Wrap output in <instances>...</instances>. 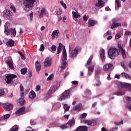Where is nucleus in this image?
Wrapping results in <instances>:
<instances>
[{"instance_id": "obj_28", "label": "nucleus", "mask_w": 131, "mask_h": 131, "mask_svg": "<svg viewBox=\"0 0 131 131\" xmlns=\"http://www.w3.org/2000/svg\"><path fill=\"white\" fill-rule=\"evenodd\" d=\"M7 64L8 65L10 69H12V70H14V65L13 64V62H12L10 60H8Z\"/></svg>"}, {"instance_id": "obj_42", "label": "nucleus", "mask_w": 131, "mask_h": 131, "mask_svg": "<svg viewBox=\"0 0 131 131\" xmlns=\"http://www.w3.org/2000/svg\"><path fill=\"white\" fill-rule=\"evenodd\" d=\"M113 25H114V26L115 27H118V26H121V24L120 23H114L113 24Z\"/></svg>"}, {"instance_id": "obj_13", "label": "nucleus", "mask_w": 131, "mask_h": 131, "mask_svg": "<svg viewBox=\"0 0 131 131\" xmlns=\"http://www.w3.org/2000/svg\"><path fill=\"white\" fill-rule=\"evenodd\" d=\"M74 124H75V120L74 118L69 120L68 122L66 123V125H68L69 127H72Z\"/></svg>"}, {"instance_id": "obj_41", "label": "nucleus", "mask_w": 131, "mask_h": 131, "mask_svg": "<svg viewBox=\"0 0 131 131\" xmlns=\"http://www.w3.org/2000/svg\"><path fill=\"white\" fill-rule=\"evenodd\" d=\"M116 3H117L118 8L121 7V4H120V1L119 0H116Z\"/></svg>"}, {"instance_id": "obj_1", "label": "nucleus", "mask_w": 131, "mask_h": 131, "mask_svg": "<svg viewBox=\"0 0 131 131\" xmlns=\"http://www.w3.org/2000/svg\"><path fill=\"white\" fill-rule=\"evenodd\" d=\"M107 54L110 59H115L116 57H118L119 55V52L116 48L111 47L108 50Z\"/></svg>"}, {"instance_id": "obj_33", "label": "nucleus", "mask_w": 131, "mask_h": 131, "mask_svg": "<svg viewBox=\"0 0 131 131\" xmlns=\"http://www.w3.org/2000/svg\"><path fill=\"white\" fill-rule=\"evenodd\" d=\"M121 75L123 77H125V78H131L130 76L125 73H122Z\"/></svg>"}, {"instance_id": "obj_23", "label": "nucleus", "mask_w": 131, "mask_h": 131, "mask_svg": "<svg viewBox=\"0 0 131 131\" xmlns=\"http://www.w3.org/2000/svg\"><path fill=\"white\" fill-rule=\"evenodd\" d=\"M113 67V64H112V63H108L107 64H105L104 67H103V70L104 71H108V70H109V69H110V68H111V67Z\"/></svg>"}, {"instance_id": "obj_47", "label": "nucleus", "mask_w": 131, "mask_h": 131, "mask_svg": "<svg viewBox=\"0 0 131 131\" xmlns=\"http://www.w3.org/2000/svg\"><path fill=\"white\" fill-rule=\"evenodd\" d=\"M53 77H54V75L53 74L50 75L47 78V80H52L53 79Z\"/></svg>"}, {"instance_id": "obj_22", "label": "nucleus", "mask_w": 131, "mask_h": 131, "mask_svg": "<svg viewBox=\"0 0 131 131\" xmlns=\"http://www.w3.org/2000/svg\"><path fill=\"white\" fill-rule=\"evenodd\" d=\"M15 42H14V40L11 39L10 40L7 41L6 42V46L9 48H12V47H14V44Z\"/></svg>"}, {"instance_id": "obj_24", "label": "nucleus", "mask_w": 131, "mask_h": 131, "mask_svg": "<svg viewBox=\"0 0 131 131\" xmlns=\"http://www.w3.org/2000/svg\"><path fill=\"white\" fill-rule=\"evenodd\" d=\"M46 15V8H42L41 10V12H40V14L39 15V18H42L43 16Z\"/></svg>"}, {"instance_id": "obj_50", "label": "nucleus", "mask_w": 131, "mask_h": 131, "mask_svg": "<svg viewBox=\"0 0 131 131\" xmlns=\"http://www.w3.org/2000/svg\"><path fill=\"white\" fill-rule=\"evenodd\" d=\"M72 83L74 85H77V84H78V82H77V81H72Z\"/></svg>"}, {"instance_id": "obj_63", "label": "nucleus", "mask_w": 131, "mask_h": 131, "mask_svg": "<svg viewBox=\"0 0 131 131\" xmlns=\"http://www.w3.org/2000/svg\"><path fill=\"white\" fill-rule=\"evenodd\" d=\"M64 118H67V119H68V118H69V115H64Z\"/></svg>"}, {"instance_id": "obj_2", "label": "nucleus", "mask_w": 131, "mask_h": 131, "mask_svg": "<svg viewBox=\"0 0 131 131\" xmlns=\"http://www.w3.org/2000/svg\"><path fill=\"white\" fill-rule=\"evenodd\" d=\"M4 26V33L7 34V35H10L11 32V34L13 35V37H15V36H16V34L17 33V32L16 31L15 29L10 28V26H9V24L7 23L5 24Z\"/></svg>"}, {"instance_id": "obj_29", "label": "nucleus", "mask_w": 131, "mask_h": 131, "mask_svg": "<svg viewBox=\"0 0 131 131\" xmlns=\"http://www.w3.org/2000/svg\"><path fill=\"white\" fill-rule=\"evenodd\" d=\"M63 47V44L61 43H59V46L57 48V54H60L61 53V51H62V48Z\"/></svg>"}, {"instance_id": "obj_59", "label": "nucleus", "mask_w": 131, "mask_h": 131, "mask_svg": "<svg viewBox=\"0 0 131 131\" xmlns=\"http://www.w3.org/2000/svg\"><path fill=\"white\" fill-rule=\"evenodd\" d=\"M69 74H70L69 72H66L65 74H64V78H66L67 76H68V75H69Z\"/></svg>"}, {"instance_id": "obj_5", "label": "nucleus", "mask_w": 131, "mask_h": 131, "mask_svg": "<svg viewBox=\"0 0 131 131\" xmlns=\"http://www.w3.org/2000/svg\"><path fill=\"white\" fill-rule=\"evenodd\" d=\"M35 2H36V0H23V4L25 8L31 9V8L34 7Z\"/></svg>"}, {"instance_id": "obj_14", "label": "nucleus", "mask_w": 131, "mask_h": 131, "mask_svg": "<svg viewBox=\"0 0 131 131\" xmlns=\"http://www.w3.org/2000/svg\"><path fill=\"white\" fill-rule=\"evenodd\" d=\"M85 123L88 125H91V126H95L97 124V122L95 120H85L84 121Z\"/></svg>"}, {"instance_id": "obj_18", "label": "nucleus", "mask_w": 131, "mask_h": 131, "mask_svg": "<svg viewBox=\"0 0 131 131\" xmlns=\"http://www.w3.org/2000/svg\"><path fill=\"white\" fill-rule=\"evenodd\" d=\"M98 24V21L94 20H88V27H92V26H95Z\"/></svg>"}, {"instance_id": "obj_6", "label": "nucleus", "mask_w": 131, "mask_h": 131, "mask_svg": "<svg viewBox=\"0 0 131 131\" xmlns=\"http://www.w3.org/2000/svg\"><path fill=\"white\" fill-rule=\"evenodd\" d=\"M6 81L7 84H13V83H14V82H13V80L14 78H17V75H16L15 74H10L6 76Z\"/></svg>"}, {"instance_id": "obj_53", "label": "nucleus", "mask_w": 131, "mask_h": 131, "mask_svg": "<svg viewBox=\"0 0 131 131\" xmlns=\"http://www.w3.org/2000/svg\"><path fill=\"white\" fill-rule=\"evenodd\" d=\"M30 18L31 21H32V19H33V12L30 13Z\"/></svg>"}, {"instance_id": "obj_44", "label": "nucleus", "mask_w": 131, "mask_h": 131, "mask_svg": "<svg viewBox=\"0 0 131 131\" xmlns=\"http://www.w3.org/2000/svg\"><path fill=\"white\" fill-rule=\"evenodd\" d=\"M44 50H45V46L43 45V44H41L40 45V51L42 52Z\"/></svg>"}, {"instance_id": "obj_55", "label": "nucleus", "mask_w": 131, "mask_h": 131, "mask_svg": "<svg viewBox=\"0 0 131 131\" xmlns=\"http://www.w3.org/2000/svg\"><path fill=\"white\" fill-rule=\"evenodd\" d=\"M40 90V86L39 85H37L36 86V92H39V91Z\"/></svg>"}, {"instance_id": "obj_20", "label": "nucleus", "mask_w": 131, "mask_h": 131, "mask_svg": "<svg viewBox=\"0 0 131 131\" xmlns=\"http://www.w3.org/2000/svg\"><path fill=\"white\" fill-rule=\"evenodd\" d=\"M118 48L119 50V53L120 52L121 54L122 55V56H123V58H124V57H126V55H125V51L123 50V48H122L121 45H118Z\"/></svg>"}, {"instance_id": "obj_19", "label": "nucleus", "mask_w": 131, "mask_h": 131, "mask_svg": "<svg viewBox=\"0 0 131 131\" xmlns=\"http://www.w3.org/2000/svg\"><path fill=\"white\" fill-rule=\"evenodd\" d=\"M35 68H36V71L37 72H39L40 71V69H41V65H40V63L38 62V61H37L35 63Z\"/></svg>"}, {"instance_id": "obj_7", "label": "nucleus", "mask_w": 131, "mask_h": 131, "mask_svg": "<svg viewBox=\"0 0 131 131\" xmlns=\"http://www.w3.org/2000/svg\"><path fill=\"white\" fill-rule=\"evenodd\" d=\"M79 51H80V49H79V47L77 46L70 53V58H75V57L77 56V54H78Z\"/></svg>"}, {"instance_id": "obj_30", "label": "nucleus", "mask_w": 131, "mask_h": 131, "mask_svg": "<svg viewBox=\"0 0 131 131\" xmlns=\"http://www.w3.org/2000/svg\"><path fill=\"white\" fill-rule=\"evenodd\" d=\"M18 103L20 104V106H23L24 104H25L26 101L24 98H20L19 100Z\"/></svg>"}, {"instance_id": "obj_16", "label": "nucleus", "mask_w": 131, "mask_h": 131, "mask_svg": "<svg viewBox=\"0 0 131 131\" xmlns=\"http://www.w3.org/2000/svg\"><path fill=\"white\" fill-rule=\"evenodd\" d=\"M88 127L86 126H79L77 127L75 131H88Z\"/></svg>"}, {"instance_id": "obj_11", "label": "nucleus", "mask_w": 131, "mask_h": 131, "mask_svg": "<svg viewBox=\"0 0 131 131\" xmlns=\"http://www.w3.org/2000/svg\"><path fill=\"white\" fill-rule=\"evenodd\" d=\"M25 113H26L25 112V107L24 106L20 107L15 112V114L16 115H17V116L23 115V114H25Z\"/></svg>"}, {"instance_id": "obj_64", "label": "nucleus", "mask_w": 131, "mask_h": 131, "mask_svg": "<svg viewBox=\"0 0 131 131\" xmlns=\"http://www.w3.org/2000/svg\"><path fill=\"white\" fill-rule=\"evenodd\" d=\"M106 34L107 35H111V32L110 31H108L107 32H106Z\"/></svg>"}, {"instance_id": "obj_27", "label": "nucleus", "mask_w": 131, "mask_h": 131, "mask_svg": "<svg viewBox=\"0 0 131 131\" xmlns=\"http://www.w3.org/2000/svg\"><path fill=\"white\" fill-rule=\"evenodd\" d=\"M55 92H56V88H55V87H51L48 93V94L49 95V96H51V95H52V94H54V93H55Z\"/></svg>"}, {"instance_id": "obj_52", "label": "nucleus", "mask_w": 131, "mask_h": 131, "mask_svg": "<svg viewBox=\"0 0 131 131\" xmlns=\"http://www.w3.org/2000/svg\"><path fill=\"white\" fill-rule=\"evenodd\" d=\"M120 37H121V35L117 34L115 36V39H118V38H120Z\"/></svg>"}, {"instance_id": "obj_54", "label": "nucleus", "mask_w": 131, "mask_h": 131, "mask_svg": "<svg viewBox=\"0 0 131 131\" xmlns=\"http://www.w3.org/2000/svg\"><path fill=\"white\" fill-rule=\"evenodd\" d=\"M126 101H127V102H128V103H131V97H127L126 98Z\"/></svg>"}, {"instance_id": "obj_49", "label": "nucleus", "mask_w": 131, "mask_h": 131, "mask_svg": "<svg viewBox=\"0 0 131 131\" xmlns=\"http://www.w3.org/2000/svg\"><path fill=\"white\" fill-rule=\"evenodd\" d=\"M4 95H5V91L0 90V96H4Z\"/></svg>"}, {"instance_id": "obj_35", "label": "nucleus", "mask_w": 131, "mask_h": 131, "mask_svg": "<svg viewBox=\"0 0 131 131\" xmlns=\"http://www.w3.org/2000/svg\"><path fill=\"white\" fill-rule=\"evenodd\" d=\"M94 69H95V67L94 66H92L88 68V71L90 72H94Z\"/></svg>"}, {"instance_id": "obj_25", "label": "nucleus", "mask_w": 131, "mask_h": 131, "mask_svg": "<svg viewBox=\"0 0 131 131\" xmlns=\"http://www.w3.org/2000/svg\"><path fill=\"white\" fill-rule=\"evenodd\" d=\"M35 97H36V94L34 91H32L29 93V97L30 98V99H34V98H35Z\"/></svg>"}, {"instance_id": "obj_8", "label": "nucleus", "mask_w": 131, "mask_h": 131, "mask_svg": "<svg viewBox=\"0 0 131 131\" xmlns=\"http://www.w3.org/2000/svg\"><path fill=\"white\" fill-rule=\"evenodd\" d=\"M118 85L122 89H127L128 91H131V84L120 82L118 83Z\"/></svg>"}, {"instance_id": "obj_4", "label": "nucleus", "mask_w": 131, "mask_h": 131, "mask_svg": "<svg viewBox=\"0 0 131 131\" xmlns=\"http://www.w3.org/2000/svg\"><path fill=\"white\" fill-rule=\"evenodd\" d=\"M62 56V64L61 66V70H63V69H65V68H66V62L67 61V53L66 52L65 46H63Z\"/></svg>"}, {"instance_id": "obj_62", "label": "nucleus", "mask_w": 131, "mask_h": 131, "mask_svg": "<svg viewBox=\"0 0 131 131\" xmlns=\"http://www.w3.org/2000/svg\"><path fill=\"white\" fill-rule=\"evenodd\" d=\"M101 84H102V83L101 82H100V81H99L98 83L96 84V86H100V85H101Z\"/></svg>"}, {"instance_id": "obj_39", "label": "nucleus", "mask_w": 131, "mask_h": 131, "mask_svg": "<svg viewBox=\"0 0 131 131\" xmlns=\"http://www.w3.org/2000/svg\"><path fill=\"white\" fill-rule=\"evenodd\" d=\"M60 3L61 4V5H62L63 8H64V9H67V6L66 5V4L64 3H63V1H60Z\"/></svg>"}, {"instance_id": "obj_17", "label": "nucleus", "mask_w": 131, "mask_h": 131, "mask_svg": "<svg viewBox=\"0 0 131 131\" xmlns=\"http://www.w3.org/2000/svg\"><path fill=\"white\" fill-rule=\"evenodd\" d=\"M99 54L102 62H105V50L103 49H101Z\"/></svg>"}, {"instance_id": "obj_58", "label": "nucleus", "mask_w": 131, "mask_h": 131, "mask_svg": "<svg viewBox=\"0 0 131 131\" xmlns=\"http://www.w3.org/2000/svg\"><path fill=\"white\" fill-rule=\"evenodd\" d=\"M121 66H122V67L123 68V69H125L126 67H125V64H124V62H122L121 63Z\"/></svg>"}, {"instance_id": "obj_34", "label": "nucleus", "mask_w": 131, "mask_h": 131, "mask_svg": "<svg viewBox=\"0 0 131 131\" xmlns=\"http://www.w3.org/2000/svg\"><path fill=\"white\" fill-rule=\"evenodd\" d=\"M20 72L21 74H23L24 75L27 72V69L26 68H23L20 70Z\"/></svg>"}, {"instance_id": "obj_38", "label": "nucleus", "mask_w": 131, "mask_h": 131, "mask_svg": "<svg viewBox=\"0 0 131 131\" xmlns=\"http://www.w3.org/2000/svg\"><path fill=\"white\" fill-rule=\"evenodd\" d=\"M72 14L74 18H75V19H77V18H78V14H77L76 12H73Z\"/></svg>"}, {"instance_id": "obj_12", "label": "nucleus", "mask_w": 131, "mask_h": 131, "mask_svg": "<svg viewBox=\"0 0 131 131\" xmlns=\"http://www.w3.org/2000/svg\"><path fill=\"white\" fill-rule=\"evenodd\" d=\"M52 65V59L50 58H47L45 59L44 62L45 67H50Z\"/></svg>"}, {"instance_id": "obj_48", "label": "nucleus", "mask_w": 131, "mask_h": 131, "mask_svg": "<svg viewBox=\"0 0 131 131\" xmlns=\"http://www.w3.org/2000/svg\"><path fill=\"white\" fill-rule=\"evenodd\" d=\"M10 9H11V10L13 11V12L14 13H15V12H16V8H15V7H14L13 6H10Z\"/></svg>"}, {"instance_id": "obj_60", "label": "nucleus", "mask_w": 131, "mask_h": 131, "mask_svg": "<svg viewBox=\"0 0 131 131\" xmlns=\"http://www.w3.org/2000/svg\"><path fill=\"white\" fill-rule=\"evenodd\" d=\"M25 96V94L24 93V92H21L20 93V97L24 98V96Z\"/></svg>"}, {"instance_id": "obj_21", "label": "nucleus", "mask_w": 131, "mask_h": 131, "mask_svg": "<svg viewBox=\"0 0 131 131\" xmlns=\"http://www.w3.org/2000/svg\"><path fill=\"white\" fill-rule=\"evenodd\" d=\"M96 7H100L103 8L105 6V3L103 0H98V2L95 5Z\"/></svg>"}, {"instance_id": "obj_61", "label": "nucleus", "mask_w": 131, "mask_h": 131, "mask_svg": "<svg viewBox=\"0 0 131 131\" xmlns=\"http://www.w3.org/2000/svg\"><path fill=\"white\" fill-rule=\"evenodd\" d=\"M21 58L23 60H25V59H26V57H25V55H24V54H23L21 55Z\"/></svg>"}, {"instance_id": "obj_40", "label": "nucleus", "mask_w": 131, "mask_h": 131, "mask_svg": "<svg viewBox=\"0 0 131 131\" xmlns=\"http://www.w3.org/2000/svg\"><path fill=\"white\" fill-rule=\"evenodd\" d=\"M60 128H61V129H66V128H68V126L66 124L62 125L60 126Z\"/></svg>"}, {"instance_id": "obj_36", "label": "nucleus", "mask_w": 131, "mask_h": 131, "mask_svg": "<svg viewBox=\"0 0 131 131\" xmlns=\"http://www.w3.org/2000/svg\"><path fill=\"white\" fill-rule=\"evenodd\" d=\"M4 117V119H9V118H10V117H11V115H10V114H7L6 115H5L3 116Z\"/></svg>"}, {"instance_id": "obj_32", "label": "nucleus", "mask_w": 131, "mask_h": 131, "mask_svg": "<svg viewBox=\"0 0 131 131\" xmlns=\"http://www.w3.org/2000/svg\"><path fill=\"white\" fill-rule=\"evenodd\" d=\"M18 129H19V128L18 127V125H15L11 128H10L11 131H18Z\"/></svg>"}, {"instance_id": "obj_10", "label": "nucleus", "mask_w": 131, "mask_h": 131, "mask_svg": "<svg viewBox=\"0 0 131 131\" xmlns=\"http://www.w3.org/2000/svg\"><path fill=\"white\" fill-rule=\"evenodd\" d=\"M14 106L13 104L9 103H5L3 104V108L6 110V111H11L13 109Z\"/></svg>"}, {"instance_id": "obj_56", "label": "nucleus", "mask_w": 131, "mask_h": 131, "mask_svg": "<svg viewBox=\"0 0 131 131\" xmlns=\"http://www.w3.org/2000/svg\"><path fill=\"white\" fill-rule=\"evenodd\" d=\"M125 35H131V32L130 31H126L125 32Z\"/></svg>"}, {"instance_id": "obj_15", "label": "nucleus", "mask_w": 131, "mask_h": 131, "mask_svg": "<svg viewBox=\"0 0 131 131\" xmlns=\"http://www.w3.org/2000/svg\"><path fill=\"white\" fill-rule=\"evenodd\" d=\"M60 33V31L59 30H54L51 35L52 39L54 38H58L59 37V34Z\"/></svg>"}, {"instance_id": "obj_31", "label": "nucleus", "mask_w": 131, "mask_h": 131, "mask_svg": "<svg viewBox=\"0 0 131 131\" xmlns=\"http://www.w3.org/2000/svg\"><path fill=\"white\" fill-rule=\"evenodd\" d=\"M92 60H93V55H91L86 64V67H89V65L92 63Z\"/></svg>"}, {"instance_id": "obj_26", "label": "nucleus", "mask_w": 131, "mask_h": 131, "mask_svg": "<svg viewBox=\"0 0 131 131\" xmlns=\"http://www.w3.org/2000/svg\"><path fill=\"white\" fill-rule=\"evenodd\" d=\"M82 105L81 103H79L75 107L73 108L74 111H80L81 110V107Z\"/></svg>"}, {"instance_id": "obj_37", "label": "nucleus", "mask_w": 131, "mask_h": 131, "mask_svg": "<svg viewBox=\"0 0 131 131\" xmlns=\"http://www.w3.org/2000/svg\"><path fill=\"white\" fill-rule=\"evenodd\" d=\"M124 94H125L124 92H118L115 93L114 95H117V96H123Z\"/></svg>"}, {"instance_id": "obj_9", "label": "nucleus", "mask_w": 131, "mask_h": 131, "mask_svg": "<svg viewBox=\"0 0 131 131\" xmlns=\"http://www.w3.org/2000/svg\"><path fill=\"white\" fill-rule=\"evenodd\" d=\"M3 14H4V17H6V18H8L9 20H12L13 19L12 17V13L11 12V10H5L3 12Z\"/></svg>"}, {"instance_id": "obj_57", "label": "nucleus", "mask_w": 131, "mask_h": 131, "mask_svg": "<svg viewBox=\"0 0 131 131\" xmlns=\"http://www.w3.org/2000/svg\"><path fill=\"white\" fill-rule=\"evenodd\" d=\"M28 74H29V77H31L32 76V71L29 70Z\"/></svg>"}, {"instance_id": "obj_45", "label": "nucleus", "mask_w": 131, "mask_h": 131, "mask_svg": "<svg viewBox=\"0 0 131 131\" xmlns=\"http://www.w3.org/2000/svg\"><path fill=\"white\" fill-rule=\"evenodd\" d=\"M51 50L52 51H53V52H55L56 50H57V47H56V46L55 45H53L51 47Z\"/></svg>"}, {"instance_id": "obj_43", "label": "nucleus", "mask_w": 131, "mask_h": 131, "mask_svg": "<svg viewBox=\"0 0 131 131\" xmlns=\"http://www.w3.org/2000/svg\"><path fill=\"white\" fill-rule=\"evenodd\" d=\"M83 20L85 21V22H86V21H88L89 19V16H86V15L85 14L83 16Z\"/></svg>"}, {"instance_id": "obj_3", "label": "nucleus", "mask_w": 131, "mask_h": 131, "mask_svg": "<svg viewBox=\"0 0 131 131\" xmlns=\"http://www.w3.org/2000/svg\"><path fill=\"white\" fill-rule=\"evenodd\" d=\"M71 95V90L68 89L63 92L60 95L59 101H62L66 100V99H69Z\"/></svg>"}, {"instance_id": "obj_46", "label": "nucleus", "mask_w": 131, "mask_h": 131, "mask_svg": "<svg viewBox=\"0 0 131 131\" xmlns=\"http://www.w3.org/2000/svg\"><path fill=\"white\" fill-rule=\"evenodd\" d=\"M87 114L86 113H83L81 116H80V118L81 119H83V118H85V117H86L87 116Z\"/></svg>"}, {"instance_id": "obj_51", "label": "nucleus", "mask_w": 131, "mask_h": 131, "mask_svg": "<svg viewBox=\"0 0 131 131\" xmlns=\"http://www.w3.org/2000/svg\"><path fill=\"white\" fill-rule=\"evenodd\" d=\"M20 92H24V87L23 86V85L21 84L19 86Z\"/></svg>"}]
</instances>
